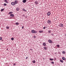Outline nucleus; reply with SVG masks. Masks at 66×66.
<instances>
[{"mask_svg":"<svg viewBox=\"0 0 66 66\" xmlns=\"http://www.w3.org/2000/svg\"><path fill=\"white\" fill-rule=\"evenodd\" d=\"M10 16H11V18H14V15L13 14H11L10 15Z\"/></svg>","mask_w":66,"mask_h":66,"instance_id":"f257e3e1","label":"nucleus"},{"mask_svg":"<svg viewBox=\"0 0 66 66\" xmlns=\"http://www.w3.org/2000/svg\"><path fill=\"white\" fill-rule=\"evenodd\" d=\"M51 21L50 20H48L47 21V23L48 24H50L51 23Z\"/></svg>","mask_w":66,"mask_h":66,"instance_id":"f03ea898","label":"nucleus"},{"mask_svg":"<svg viewBox=\"0 0 66 66\" xmlns=\"http://www.w3.org/2000/svg\"><path fill=\"white\" fill-rule=\"evenodd\" d=\"M60 27H64V25L60 23L59 24Z\"/></svg>","mask_w":66,"mask_h":66,"instance_id":"7ed1b4c3","label":"nucleus"},{"mask_svg":"<svg viewBox=\"0 0 66 66\" xmlns=\"http://www.w3.org/2000/svg\"><path fill=\"white\" fill-rule=\"evenodd\" d=\"M48 42L49 43H50V44H52V40H51V39H49L48 40Z\"/></svg>","mask_w":66,"mask_h":66,"instance_id":"20e7f679","label":"nucleus"},{"mask_svg":"<svg viewBox=\"0 0 66 66\" xmlns=\"http://www.w3.org/2000/svg\"><path fill=\"white\" fill-rule=\"evenodd\" d=\"M18 1L17 0H16L14 1V3L15 4V5H16V4H17V3H18Z\"/></svg>","mask_w":66,"mask_h":66,"instance_id":"39448f33","label":"nucleus"},{"mask_svg":"<svg viewBox=\"0 0 66 66\" xmlns=\"http://www.w3.org/2000/svg\"><path fill=\"white\" fill-rule=\"evenodd\" d=\"M11 4L12 5H15V4L14 2H12L11 3Z\"/></svg>","mask_w":66,"mask_h":66,"instance_id":"423d86ee","label":"nucleus"},{"mask_svg":"<svg viewBox=\"0 0 66 66\" xmlns=\"http://www.w3.org/2000/svg\"><path fill=\"white\" fill-rule=\"evenodd\" d=\"M47 15L48 16H49L50 15V12H48L47 13Z\"/></svg>","mask_w":66,"mask_h":66,"instance_id":"0eeeda50","label":"nucleus"},{"mask_svg":"<svg viewBox=\"0 0 66 66\" xmlns=\"http://www.w3.org/2000/svg\"><path fill=\"white\" fill-rule=\"evenodd\" d=\"M23 1V3H26V1H27V0H23L22 1Z\"/></svg>","mask_w":66,"mask_h":66,"instance_id":"6e6552de","label":"nucleus"},{"mask_svg":"<svg viewBox=\"0 0 66 66\" xmlns=\"http://www.w3.org/2000/svg\"><path fill=\"white\" fill-rule=\"evenodd\" d=\"M62 59L63 60H64V61H65V58L64 57H62Z\"/></svg>","mask_w":66,"mask_h":66,"instance_id":"1a4fd4ad","label":"nucleus"},{"mask_svg":"<svg viewBox=\"0 0 66 66\" xmlns=\"http://www.w3.org/2000/svg\"><path fill=\"white\" fill-rule=\"evenodd\" d=\"M43 46H46V44L45 43H43Z\"/></svg>","mask_w":66,"mask_h":66,"instance_id":"9d476101","label":"nucleus"},{"mask_svg":"<svg viewBox=\"0 0 66 66\" xmlns=\"http://www.w3.org/2000/svg\"><path fill=\"white\" fill-rule=\"evenodd\" d=\"M34 30H32L31 31V33H34Z\"/></svg>","mask_w":66,"mask_h":66,"instance_id":"9b49d317","label":"nucleus"},{"mask_svg":"<svg viewBox=\"0 0 66 66\" xmlns=\"http://www.w3.org/2000/svg\"><path fill=\"white\" fill-rule=\"evenodd\" d=\"M4 1L5 2V3H9V2L7 1V0H4Z\"/></svg>","mask_w":66,"mask_h":66,"instance_id":"f8f14e48","label":"nucleus"},{"mask_svg":"<svg viewBox=\"0 0 66 66\" xmlns=\"http://www.w3.org/2000/svg\"><path fill=\"white\" fill-rule=\"evenodd\" d=\"M38 2L37 1H36L35 2V3L36 4V5H37L38 4Z\"/></svg>","mask_w":66,"mask_h":66,"instance_id":"ddd939ff","label":"nucleus"},{"mask_svg":"<svg viewBox=\"0 0 66 66\" xmlns=\"http://www.w3.org/2000/svg\"><path fill=\"white\" fill-rule=\"evenodd\" d=\"M39 33H43V30H39Z\"/></svg>","mask_w":66,"mask_h":66,"instance_id":"4468645a","label":"nucleus"},{"mask_svg":"<svg viewBox=\"0 0 66 66\" xmlns=\"http://www.w3.org/2000/svg\"><path fill=\"white\" fill-rule=\"evenodd\" d=\"M44 48L45 50H47V49H48V48L46 47H44Z\"/></svg>","mask_w":66,"mask_h":66,"instance_id":"2eb2a0df","label":"nucleus"},{"mask_svg":"<svg viewBox=\"0 0 66 66\" xmlns=\"http://www.w3.org/2000/svg\"><path fill=\"white\" fill-rule=\"evenodd\" d=\"M62 53L63 54H65V53H66V52H65L64 51H63L62 52Z\"/></svg>","mask_w":66,"mask_h":66,"instance_id":"dca6fc26","label":"nucleus"},{"mask_svg":"<svg viewBox=\"0 0 66 66\" xmlns=\"http://www.w3.org/2000/svg\"><path fill=\"white\" fill-rule=\"evenodd\" d=\"M4 9H3L1 10V12H2L3 11H4Z\"/></svg>","mask_w":66,"mask_h":66,"instance_id":"f3484780","label":"nucleus"},{"mask_svg":"<svg viewBox=\"0 0 66 66\" xmlns=\"http://www.w3.org/2000/svg\"><path fill=\"white\" fill-rule=\"evenodd\" d=\"M34 33H35V34L37 33V31H36V30H35L34 31Z\"/></svg>","mask_w":66,"mask_h":66,"instance_id":"a211bd4d","label":"nucleus"},{"mask_svg":"<svg viewBox=\"0 0 66 66\" xmlns=\"http://www.w3.org/2000/svg\"><path fill=\"white\" fill-rule=\"evenodd\" d=\"M60 61L61 63H63V60H60Z\"/></svg>","mask_w":66,"mask_h":66,"instance_id":"6ab92c4d","label":"nucleus"},{"mask_svg":"<svg viewBox=\"0 0 66 66\" xmlns=\"http://www.w3.org/2000/svg\"><path fill=\"white\" fill-rule=\"evenodd\" d=\"M32 62L33 63H35L36 62L34 60L32 61Z\"/></svg>","mask_w":66,"mask_h":66,"instance_id":"aec40b11","label":"nucleus"},{"mask_svg":"<svg viewBox=\"0 0 66 66\" xmlns=\"http://www.w3.org/2000/svg\"><path fill=\"white\" fill-rule=\"evenodd\" d=\"M23 11H24L25 12H27V10H26L25 9H23Z\"/></svg>","mask_w":66,"mask_h":66,"instance_id":"412c9836","label":"nucleus"},{"mask_svg":"<svg viewBox=\"0 0 66 66\" xmlns=\"http://www.w3.org/2000/svg\"><path fill=\"white\" fill-rule=\"evenodd\" d=\"M12 13H13V12H11L9 13V14H12Z\"/></svg>","mask_w":66,"mask_h":66,"instance_id":"4be33fe9","label":"nucleus"},{"mask_svg":"<svg viewBox=\"0 0 66 66\" xmlns=\"http://www.w3.org/2000/svg\"><path fill=\"white\" fill-rule=\"evenodd\" d=\"M49 60H50L51 61H53V59H52L51 58H50L49 59Z\"/></svg>","mask_w":66,"mask_h":66,"instance_id":"5701e85b","label":"nucleus"},{"mask_svg":"<svg viewBox=\"0 0 66 66\" xmlns=\"http://www.w3.org/2000/svg\"><path fill=\"white\" fill-rule=\"evenodd\" d=\"M16 10L18 11H19V8H18V7L16 9Z\"/></svg>","mask_w":66,"mask_h":66,"instance_id":"b1692460","label":"nucleus"},{"mask_svg":"<svg viewBox=\"0 0 66 66\" xmlns=\"http://www.w3.org/2000/svg\"><path fill=\"white\" fill-rule=\"evenodd\" d=\"M16 25H18V24H19V23L18 22H16L15 23Z\"/></svg>","mask_w":66,"mask_h":66,"instance_id":"393cba45","label":"nucleus"},{"mask_svg":"<svg viewBox=\"0 0 66 66\" xmlns=\"http://www.w3.org/2000/svg\"><path fill=\"white\" fill-rule=\"evenodd\" d=\"M14 39L13 37L11 38V40H14Z\"/></svg>","mask_w":66,"mask_h":66,"instance_id":"a878e982","label":"nucleus"},{"mask_svg":"<svg viewBox=\"0 0 66 66\" xmlns=\"http://www.w3.org/2000/svg\"><path fill=\"white\" fill-rule=\"evenodd\" d=\"M6 28L7 29H9L10 28V27H9L7 26L6 27Z\"/></svg>","mask_w":66,"mask_h":66,"instance_id":"bb28decb","label":"nucleus"},{"mask_svg":"<svg viewBox=\"0 0 66 66\" xmlns=\"http://www.w3.org/2000/svg\"><path fill=\"white\" fill-rule=\"evenodd\" d=\"M48 33H51V31L48 30Z\"/></svg>","mask_w":66,"mask_h":66,"instance_id":"cd10ccee","label":"nucleus"},{"mask_svg":"<svg viewBox=\"0 0 66 66\" xmlns=\"http://www.w3.org/2000/svg\"><path fill=\"white\" fill-rule=\"evenodd\" d=\"M56 46H57V47H60V45H56Z\"/></svg>","mask_w":66,"mask_h":66,"instance_id":"c85d7f7f","label":"nucleus"},{"mask_svg":"<svg viewBox=\"0 0 66 66\" xmlns=\"http://www.w3.org/2000/svg\"><path fill=\"white\" fill-rule=\"evenodd\" d=\"M3 5L4 6H6V4L5 3H4Z\"/></svg>","mask_w":66,"mask_h":66,"instance_id":"c756f323","label":"nucleus"},{"mask_svg":"<svg viewBox=\"0 0 66 66\" xmlns=\"http://www.w3.org/2000/svg\"><path fill=\"white\" fill-rule=\"evenodd\" d=\"M51 35H52L53 36H54V34H51Z\"/></svg>","mask_w":66,"mask_h":66,"instance_id":"7c9ffc66","label":"nucleus"},{"mask_svg":"<svg viewBox=\"0 0 66 66\" xmlns=\"http://www.w3.org/2000/svg\"><path fill=\"white\" fill-rule=\"evenodd\" d=\"M34 38H36V36H34Z\"/></svg>","mask_w":66,"mask_h":66,"instance_id":"2f4dec72","label":"nucleus"},{"mask_svg":"<svg viewBox=\"0 0 66 66\" xmlns=\"http://www.w3.org/2000/svg\"><path fill=\"white\" fill-rule=\"evenodd\" d=\"M51 64H54V62H51Z\"/></svg>","mask_w":66,"mask_h":66,"instance_id":"473e14b6","label":"nucleus"},{"mask_svg":"<svg viewBox=\"0 0 66 66\" xmlns=\"http://www.w3.org/2000/svg\"><path fill=\"white\" fill-rule=\"evenodd\" d=\"M2 38L1 37H0V40H2Z\"/></svg>","mask_w":66,"mask_h":66,"instance_id":"72a5a7b5","label":"nucleus"},{"mask_svg":"<svg viewBox=\"0 0 66 66\" xmlns=\"http://www.w3.org/2000/svg\"><path fill=\"white\" fill-rule=\"evenodd\" d=\"M24 27V26H23L22 27V29H23V27Z\"/></svg>","mask_w":66,"mask_h":66,"instance_id":"f704fd0d","label":"nucleus"},{"mask_svg":"<svg viewBox=\"0 0 66 66\" xmlns=\"http://www.w3.org/2000/svg\"><path fill=\"white\" fill-rule=\"evenodd\" d=\"M45 28H46V27H44L43 28V29H45Z\"/></svg>","mask_w":66,"mask_h":66,"instance_id":"c9c22d12","label":"nucleus"},{"mask_svg":"<svg viewBox=\"0 0 66 66\" xmlns=\"http://www.w3.org/2000/svg\"><path fill=\"white\" fill-rule=\"evenodd\" d=\"M28 59V57H27L26 58V59Z\"/></svg>","mask_w":66,"mask_h":66,"instance_id":"e433bc0d","label":"nucleus"},{"mask_svg":"<svg viewBox=\"0 0 66 66\" xmlns=\"http://www.w3.org/2000/svg\"><path fill=\"white\" fill-rule=\"evenodd\" d=\"M16 65V64L15 63H14L13 64V65L15 66Z\"/></svg>","mask_w":66,"mask_h":66,"instance_id":"4c0bfd02","label":"nucleus"},{"mask_svg":"<svg viewBox=\"0 0 66 66\" xmlns=\"http://www.w3.org/2000/svg\"><path fill=\"white\" fill-rule=\"evenodd\" d=\"M30 50H32H32H33L32 49H30Z\"/></svg>","mask_w":66,"mask_h":66,"instance_id":"58836bf2","label":"nucleus"},{"mask_svg":"<svg viewBox=\"0 0 66 66\" xmlns=\"http://www.w3.org/2000/svg\"><path fill=\"white\" fill-rule=\"evenodd\" d=\"M23 16H24V15L23 14Z\"/></svg>","mask_w":66,"mask_h":66,"instance_id":"ea45409f","label":"nucleus"},{"mask_svg":"<svg viewBox=\"0 0 66 66\" xmlns=\"http://www.w3.org/2000/svg\"><path fill=\"white\" fill-rule=\"evenodd\" d=\"M55 60H56V58H55Z\"/></svg>","mask_w":66,"mask_h":66,"instance_id":"a19ab883","label":"nucleus"},{"mask_svg":"<svg viewBox=\"0 0 66 66\" xmlns=\"http://www.w3.org/2000/svg\"><path fill=\"white\" fill-rule=\"evenodd\" d=\"M43 59H44V60H45V59L44 58H43Z\"/></svg>","mask_w":66,"mask_h":66,"instance_id":"79ce46f5","label":"nucleus"},{"mask_svg":"<svg viewBox=\"0 0 66 66\" xmlns=\"http://www.w3.org/2000/svg\"><path fill=\"white\" fill-rule=\"evenodd\" d=\"M7 50H8V49H7Z\"/></svg>","mask_w":66,"mask_h":66,"instance_id":"37998d69","label":"nucleus"},{"mask_svg":"<svg viewBox=\"0 0 66 66\" xmlns=\"http://www.w3.org/2000/svg\"><path fill=\"white\" fill-rule=\"evenodd\" d=\"M55 54H56V53H55Z\"/></svg>","mask_w":66,"mask_h":66,"instance_id":"c03bdc74","label":"nucleus"}]
</instances>
